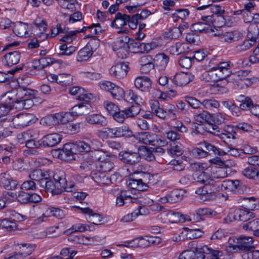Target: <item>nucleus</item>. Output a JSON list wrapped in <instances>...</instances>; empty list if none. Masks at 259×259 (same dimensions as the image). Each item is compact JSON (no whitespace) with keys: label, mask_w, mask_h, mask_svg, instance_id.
<instances>
[{"label":"nucleus","mask_w":259,"mask_h":259,"mask_svg":"<svg viewBox=\"0 0 259 259\" xmlns=\"http://www.w3.org/2000/svg\"><path fill=\"white\" fill-rule=\"evenodd\" d=\"M215 58H207L208 65L204 69H208L203 72L201 76V80L205 82H214L219 80L225 79L231 73L233 66L230 61L215 62Z\"/></svg>","instance_id":"nucleus-1"},{"label":"nucleus","mask_w":259,"mask_h":259,"mask_svg":"<svg viewBox=\"0 0 259 259\" xmlns=\"http://www.w3.org/2000/svg\"><path fill=\"white\" fill-rule=\"evenodd\" d=\"M194 179L197 183L202 184L203 186L198 188L195 191V193L200 195L210 194L214 195V194L219 190L217 184L213 183L211 179L209 169L206 171L197 172L194 175Z\"/></svg>","instance_id":"nucleus-2"},{"label":"nucleus","mask_w":259,"mask_h":259,"mask_svg":"<svg viewBox=\"0 0 259 259\" xmlns=\"http://www.w3.org/2000/svg\"><path fill=\"white\" fill-rule=\"evenodd\" d=\"M53 178L54 181L53 190L51 193L52 195L61 194L63 191L72 192L74 185L72 183L67 184L65 172L61 170H56Z\"/></svg>","instance_id":"nucleus-3"},{"label":"nucleus","mask_w":259,"mask_h":259,"mask_svg":"<svg viewBox=\"0 0 259 259\" xmlns=\"http://www.w3.org/2000/svg\"><path fill=\"white\" fill-rule=\"evenodd\" d=\"M29 178L34 182H37L39 186L44 188L46 192L51 193L53 190L54 182L47 172L41 169L37 168L32 170L29 174Z\"/></svg>","instance_id":"nucleus-4"},{"label":"nucleus","mask_w":259,"mask_h":259,"mask_svg":"<svg viewBox=\"0 0 259 259\" xmlns=\"http://www.w3.org/2000/svg\"><path fill=\"white\" fill-rule=\"evenodd\" d=\"M36 91L24 86L19 85L18 88L11 90L4 95V99H9L12 103H18L26 98H33Z\"/></svg>","instance_id":"nucleus-5"},{"label":"nucleus","mask_w":259,"mask_h":259,"mask_svg":"<svg viewBox=\"0 0 259 259\" xmlns=\"http://www.w3.org/2000/svg\"><path fill=\"white\" fill-rule=\"evenodd\" d=\"M92 98V94L78 96L77 99L84 102L75 105L71 109L70 112H66V113H70L69 116H81L89 113L92 109L89 101Z\"/></svg>","instance_id":"nucleus-6"},{"label":"nucleus","mask_w":259,"mask_h":259,"mask_svg":"<svg viewBox=\"0 0 259 259\" xmlns=\"http://www.w3.org/2000/svg\"><path fill=\"white\" fill-rule=\"evenodd\" d=\"M147 172L135 170L126 181V185L130 188L138 191L146 190L148 187L145 185Z\"/></svg>","instance_id":"nucleus-7"},{"label":"nucleus","mask_w":259,"mask_h":259,"mask_svg":"<svg viewBox=\"0 0 259 259\" xmlns=\"http://www.w3.org/2000/svg\"><path fill=\"white\" fill-rule=\"evenodd\" d=\"M73 149L76 153H88L91 151L92 148L94 149L99 148L101 143L96 139L85 138L84 140H79L73 143Z\"/></svg>","instance_id":"nucleus-8"},{"label":"nucleus","mask_w":259,"mask_h":259,"mask_svg":"<svg viewBox=\"0 0 259 259\" xmlns=\"http://www.w3.org/2000/svg\"><path fill=\"white\" fill-rule=\"evenodd\" d=\"M236 135V131L234 127L229 125H225L223 128H220L219 131L214 132V136L219 137L227 147H232V144L235 143Z\"/></svg>","instance_id":"nucleus-9"},{"label":"nucleus","mask_w":259,"mask_h":259,"mask_svg":"<svg viewBox=\"0 0 259 259\" xmlns=\"http://www.w3.org/2000/svg\"><path fill=\"white\" fill-rule=\"evenodd\" d=\"M254 218V213L245 209L237 208L229 212L227 216L224 219L225 223L232 222L234 221L248 222Z\"/></svg>","instance_id":"nucleus-10"},{"label":"nucleus","mask_w":259,"mask_h":259,"mask_svg":"<svg viewBox=\"0 0 259 259\" xmlns=\"http://www.w3.org/2000/svg\"><path fill=\"white\" fill-rule=\"evenodd\" d=\"M70 113H58L50 114L42 118L40 123L44 126L56 125L59 124H65L69 122Z\"/></svg>","instance_id":"nucleus-11"},{"label":"nucleus","mask_w":259,"mask_h":259,"mask_svg":"<svg viewBox=\"0 0 259 259\" xmlns=\"http://www.w3.org/2000/svg\"><path fill=\"white\" fill-rule=\"evenodd\" d=\"M92 153L98 160V167L100 171L106 172L110 171L113 168L114 163L110 156L99 150Z\"/></svg>","instance_id":"nucleus-12"},{"label":"nucleus","mask_w":259,"mask_h":259,"mask_svg":"<svg viewBox=\"0 0 259 259\" xmlns=\"http://www.w3.org/2000/svg\"><path fill=\"white\" fill-rule=\"evenodd\" d=\"M35 121L34 115L29 113H20L13 116L12 119L13 126L19 129L29 126Z\"/></svg>","instance_id":"nucleus-13"},{"label":"nucleus","mask_w":259,"mask_h":259,"mask_svg":"<svg viewBox=\"0 0 259 259\" xmlns=\"http://www.w3.org/2000/svg\"><path fill=\"white\" fill-rule=\"evenodd\" d=\"M219 190L217 191H225L233 192L236 194H241L245 190V187L239 180H225L224 181L221 185H217Z\"/></svg>","instance_id":"nucleus-14"},{"label":"nucleus","mask_w":259,"mask_h":259,"mask_svg":"<svg viewBox=\"0 0 259 259\" xmlns=\"http://www.w3.org/2000/svg\"><path fill=\"white\" fill-rule=\"evenodd\" d=\"M252 26L249 27L248 30L247 37L249 39L244 40L241 44L238 45L235 47V51L238 53H242L245 52L253 46H254L256 42V39L258 37V29H257V31L252 33L251 32Z\"/></svg>","instance_id":"nucleus-15"},{"label":"nucleus","mask_w":259,"mask_h":259,"mask_svg":"<svg viewBox=\"0 0 259 259\" xmlns=\"http://www.w3.org/2000/svg\"><path fill=\"white\" fill-rule=\"evenodd\" d=\"M130 37L127 36L118 38L114 42V50L119 58H124L127 57L129 51Z\"/></svg>","instance_id":"nucleus-16"},{"label":"nucleus","mask_w":259,"mask_h":259,"mask_svg":"<svg viewBox=\"0 0 259 259\" xmlns=\"http://www.w3.org/2000/svg\"><path fill=\"white\" fill-rule=\"evenodd\" d=\"M130 20V15L118 12L116 14L114 19L112 21L111 26L116 28H121L118 31V33H128V30L127 28H122V27L126 25L127 21Z\"/></svg>","instance_id":"nucleus-17"},{"label":"nucleus","mask_w":259,"mask_h":259,"mask_svg":"<svg viewBox=\"0 0 259 259\" xmlns=\"http://www.w3.org/2000/svg\"><path fill=\"white\" fill-rule=\"evenodd\" d=\"M0 185L5 189L13 190L17 188L18 183L6 171L0 174Z\"/></svg>","instance_id":"nucleus-18"},{"label":"nucleus","mask_w":259,"mask_h":259,"mask_svg":"<svg viewBox=\"0 0 259 259\" xmlns=\"http://www.w3.org/2000/svg\"><path fill=\"white\" fill-rule=\"evenodd\" d=\"M128 69V63L120 62L113 66L110 69L109 72L112 76L117 78H121L126 76Z\"/></svg>","instance_id":"nucleus-19"},{"label":"nucleus","mask_w":259,"mask_h":259,"mask_svg":"<svg viewBox=\"0 0 259 259\" xmlns=\"http://www.w3.org/2000/svg\"><path fill=\"white\" fill-rule=\"evenodd\" d=\"M157 136V135L153 133L142 132L136 134L134 138L143 144L155 146Z\"/></svg>","instance_id":"nucleus-20"},{"label":"nucleus","mask_w":259,"mask_h":259,"mask_svg":"<svg viewBox=\"0 0 259 259\" xmlns=\"http://www.w3.org/2000/svg\"><path fill=\"white\" fill-rule=\"evenodd\" d=\"M45 210V212H44L42 215L38 218V221L39 222H44L45 221L44 218L51 216L58 219H62L65 215L63 210L57 207L46 206Z\"/></svg>","instance_id":"nucleus-21"},{"label":"nucleus","mask_w":259,"mask_h":259,"mask_svg":"<svg viewBox=\"0 0 259 259\" xmlns=\"http://www.w3.org/2000/svg\"><path fill=\"white\" fill-rule=\"evenodd\" d=\"M254 240L251 237L241 236L237 239L236 247L244 252H247L255 248Z\"/></svg>","instance_id":"nucleus-22"},{"label":"nucleus","mask_w":259,"mask_h":259,"mask_svg":"<svg viewBox=\"0 0 259 259\" xmlns=\"http://www.w3.org/2000/svg\"><path fill=\"white\" fill-rule=\"evenodd\" d=\"M119 156L123 163L130 165L135 164L139 162L141 159L140 155L138 152L132 151L121 152Z\"/></svg>","instance_id":"nucleus-23"},{"label":"nucleus","mask_w":259,"mask_h":259,"mask_svg":"<svg viewBox=\"0 0 259 259\" xmlns=\"http://www.w3.org/2000/svg\"><path fill=\"white\" fill-rule=\"evenodd\" d=\"M209 171L211 179L215 184L217 180L226 178L228 172H230V169L229 167L214 166L209 169Z\"/></svg>","instance_id":"nucleus-24"},{"label":"nucleus","mask_w":259,"mask_h":259,"mask_svg":"<svg viewBox=\"0 0 259 259\" xmlns=\"http://www.w3.org/2000/svg\"><path fill=\"white\" fill-rule=\"evenodd\" d=\"M105 172L96 173L93 176L95 182L98 184L99 185H108L110 184H113L116 182L117 179V175H112L109 177L106 176Z\"/></svg>","instance_id":"nucleus-25"},{"label":"nucleus","mask_w":259,"mask_h":259,"mask_svg":"<svg viewBox=\"0 0 259 259\" xmlns=\"http://www.w3.org/2000/svg\"><path fill=\"white\" fill-rule=\"evenodd\" d=\"M134 84L137 89L142 92H146L151 89L152 82L148 77L142 76L136 78Z\"/></svg>","instance_id":"nucleus-26"},{"label":"nucleus","mask_w":259,"mask_h":259,"mask_svg":"<svg viewBox=\"0 0 259 259\" xmlns=\"http://www.w3.org/2000/svg\"><path fill=\"white\" fill-rule=\"evenodd\" d=\"M62 139V136L59 134H48L41 139V144H42L44 147H54L59 144Z\"/></svg>","instance_id":"nucleus-27"},{"label":"nucleus","mask_w":259,"mask_h":259,"mask_svg":"<svg viewBox=\"0 0 259 259\" xmlns=\"http://www.w3.org/2000/svg\"><path fill=\"white\" fill-rule=\"evenodd\" d=\"M171 80L173 83L174 88L184 86L190 82V75L183 72H179L176 74Z\"/></svg>","instance_id":"nucleus-28"},{"label":"nucleus","mask_w":259,"mask_h":259,"mask_svg":"<svg viewBox=\"0 0 259 259\" xmlns=\"http://www.w3.org/2000/svg\"><path fill=\"white\" fill-rule=\"evenodd\" d=\"M217 214V211L209 208H200L195 210V212L191 215V218L196 222L204 220V216H214Z\"/></svg>","instance_id":"nucleus-29"},{"label":"nucleus","mask_w":259,"mask_h":259,"mask_svg":"<svg viewBox=\"0 0 259 259\" xmlns=\"http://www.w3.org/2000/svg\"><path fill=\"white\" fill-rule=\"evenodd\" d=\"M20 53L14 51L6 54L3 58V64L6 66H12L17 64L20 61Z\"/></svg>","instance_id":"nucleus-30"},{"label":"nucleus","mask_w":259,"mask_h":259,"mask_svg":"<svg viewBox=\"0 0 259 259\" xmlns=\"http://www.w3.org/2000/svg\"><path fill=\"white\" fill-rule=\"evenodd\" d=\"M236 100L237 102L239 103V106H238L239 113L241 110H249L251 107H252L254 104L250 97L243 95L237 96Z\"/></svg>","instance_id":"nucleus-31"},{"label":"nucleus","mask_w":259,"mask_h":259,"mask_svg":"<svg viewBox=\"0 0 259 259\" xmlns=\"http://www.w3.org/2000/svg\"><path fill=\"white\" fill-rule=\"evenodd\" d=\"M167 50L171 55H179L189 52V48L187 43L178 42L170 46Z\"/></svg>","instance_id":"nucleus-32"},{"label":"nucleus","mask_w":259,"mask_h":259,"mask_svg":"<svg viewBox=\"0 0 259 259\" xmlns=\"http://www.w3.org/2000/svg\"><path fill=\"white\" fill-rule=\"evenodd\" d=\"M76 207L80 209L82 213L89 214V217L87 219L89 222L96 225H99L101 224V222L102 221V218L100 214L94 212L89 207L80 208L78 206H77Z\"/></svg>","instance_id":"nucleus-33"},{"label":"nucleus","mask_w":259,"mask_h":259,"mask_svg":"<svg viewBox=\"0 0 259 259\" xmlns=\"http://www.w3.org/2000/svg\"><path fill=\"white\" fill-rule=\"evenodd\" d=\"M239 34L237 31H219L217 33L214 34L215 36H218L219 37V39L221 41L225 42L228 43H231L235 40V38L238 39V35Z\"/></svg>","instance_id":"nucleus-34"},{"label":"nucleus","mask_w":259,"mask_h":259,"mask_svg":"<svg viewBox=\"0 0 259 259\" xmlns=\"http://www.w3.org/2000/svg\"><path fill=\"white\" fill-rule=\"evenodd\" d=\"M85 121L90 124L103 126L106 124V118L100 114H92L85 117Z\"/></svg>","instance_id":"nucleus-35"},{"label":"nucleus","mask_w":259,"mask_h":259,"mask_svg":"<svg viewBox=\"0 0 259 259\" xmlns=\"http://www.w3.org/2000/svg\"><path fill=\"white\" fill-rule=\"evenodd\" d=\"M199 145L200 148L205 150L207 156H216L222 155L220 149L211 143L204 141L200 143Z\"/></svg>","instance_id":"nucleus-36"},{"label":"nucleus","mask_w":259,"mask_h":259,"mask_svg":"<svg viewBox=\"0 0 259 259\" xmlns=\"http://www.w3.org/2000/svg\"><path fill=\"white\" fill-rule=\"evenodd\" d=\"M169 57L164 53H159L154 58V64L159 70H164L169 62Z\"/></svg>","instance_id":"nucleus-37"},{"label":"nucleus","mask_w":259,"mask_h":259,"mask_svg":"<svg viewBox=\"0 0 259 259\" xmlns=\"http://www.w3.org/2000/svg\"><path fill=\"white\" fill-rule=\"evenodd\" d=\"M28 24L20 21L15 23L13 31L17 36L22 37L28 36Z\"/></svg>","instance_id":"nucleus-38"},{"label":"nucleus","mask_w":259,"mask_h":259,"mask_svg":"<svg viewBox=\"0 0 259 259\" xmlns=\"http://www.w3.org/2000/svg\"><path fill=\"white\" fill-rule=\"evenodd\" d=\"M73 146H74L73 143H68L64 145L62 155H64L67 160H71L75 158L74 155L77 153L73 149Z\"/></svg>","instance_id":"nucleus-39"},{"label":"nucleus","mask_w":259,"mask_h":259,"mask_svg":"<svg viewBox=\"0 0 259 259\" xmlns=\"http://www.w3.org/2000/svg\"><path fill=\"white\" fill-rule=\"evenodd\" d=\"M193 31L196 33H207L210 31H214L211 26H209L208 23H205L202 22L195 23L192 25Z\"/></svg>","instance_id":"nucleus-40"},{"label":"nucleus","mask_w":259,"mask_h":259,"mask_svg":"<svg viewBox=\"0 0 259 259\" xmlns=\"http://www.w3.org/2000/svg\"><path fill=\"white\" fill-rule=\"evenodd\" d=\"M183 30L184 28L182 26L170 28L165 32L164 36L168 39H176L182 35Z\"/></svg>","instance_id":"nucleus-41"},{"label":"nucleus","mask_w":259,"mask_h":259,"mask_svg":"<svg viewBox=\"0 0 259 259\" xmlns=\"http://www.w3.org/2000/svg\"><path fill=\"white\" fill-rule=\"evenodd\" d=\"M201 103L204 108L208 110L218 109L220 106L219 101L212 98L205 99Z\"/></svg>","instance_id":"nucleus-42"},{"label":"nucleus","mask_w":259,"mask_h":259,"mask_svg":"<svg viewBox=\"0 0 259 259\" xmlns=\"http://www.w3.org/2000/svg\"><path fill=\"white\" fill-rule=\"evenodd\" d=\"M185 192L183 189H174L169 192L170 203H176L183 199Z\"/></svg>","instance_id":"nucleus-43"},{"label":"nucleus","mask_w":259,"mask_h":259,"mask_svg":"<svg viewBox=\"0 0 259 259\" xmlns=\"http://www.w3.org/2000/svg\"><path fill=\"white\" fill-rule=\"evenodd\" d=\"M93 54V52L91 49L85 46L78 52L76 60L78 62L87 61L92 56Z\"/></svg>","instance_id":"nucleus-44"},{"label":"nucleus","mask_w":259,"mask_h":259,"mask_svg":"<svg viewBox=\"0 0 259 259\" xmlns=\"http://www.w3.org/2000/svg\"><path fill=\"white\" fill-rule=\"evenodd\" d=\"M116 132L117 138H130L132 137H134V136H135V135L133 134V133L130 128L125 125L116 127Z\"/></svg>","instance_id":"nucleus-45"},{"label":"nucleus","mask_w":259,"mask_h":259,"mask_svg":"<svg viewBox=\"0 0 259 259\" xmlns=\"http://www.w3.org/2000/svg\"><path fill=\"white\" fill-rule=\"evenodd\" d=\"M4 95L1 98L0 103V116H3L8 113L12 109V102L9 99H4Z\"/></svg>","instance_id":"nucleus-46"},{"label":"nucleus","mask_w":259,"mask_h":259,"mask_svg":"<svg viewBox=\"0 0 259 259\" xmlns=\"http://www.w3.org/2000/svg\"><path fill=\"white\" fill-rule=\"evenodd\" d=\"M222 106L228 110L233 115L238 116L239 115V108L234 102L230 100L222 101Z\"/></svg>","instance_id":"nucleus-47"},{"label":"nucleus","mask_w":259,"mask_h":259,"mask_svg":"<svg viewBox=\"0 0 259 259\" xmlns=\"http://www.w3.org/2000/svg\"><path fill=\"white\" fill-rule=\"evenodd\" d=\"M20 248V252L26 257L34 250L36 245L34 244L31 243H21L18 244Z\"/></svg>","instance_id":"nucleus-48"},{"label":"nucleus","mask_w":259,"mask_h":259,"mask_svg":"<svg viewBox=\"0 0 259 259\" xmlns=\"http://www.w3.org/2000/svg\"><path fill=\"white\" fill-rule=\"evenodd\" d=\"M194 250L195 254L194 259H205L209 248L206 245L200 246L196 247Z\"/></svg>","instance_id":"nucleus-49"},{"label":"nucleus","mask_w":259,"mask_h":259,"mask_svg":"<svg viewBox=\"0 0 259 259\" xmlns=\"http://www.w3.org/2000/svg\"><path fill=\"white\" fill-rule=\"evenodd\" d=\"M242 174L246 178L255 179L259 176V170L251 165L246 167L243 171Z\"/></svg>","instance_id":"nucleus-50"},{"label":"nucleus","mask_w":259,"mask_h":259,"mask_svg":"<svg viewBox=\"0 0 259 259\" xmlns=\"http://www.w3.org/2000/svg\"><path fill=\"white\" fill-rule=\"evenodd\" d=\"M68 240L74 243L80 244H88L89 241L88 237L82 234L71 235L68 236Z\"/></svg>","instance_id":"nucleus-51"},{"label":"nucleus","mask_w":259,"mask_h":259,"mask_svg":"<svg viewBox=\"0 0 259 259\" xmlns=\"http://www.w3.org/2000/svg\"><path fill=\"white\" fill-rule=\"evenodd\" d=\"M140 111L141 108L139 104H134L124 109L127 118L136 116L139 113Z\"/></svg>","instance_id":"nucleus-52"},{"label":"nucleus","mask_w":259,"mask_h":259,"mask_svg":"<svg viewBox=\"0 0 259 259\" xmlns=\"http://www.w3.org/2000/svg\"><path fill=\"white\" fill-rule=\"evenodd\" d=\"M194 116L195 120L200 123L210 122L211 114L206 111H203L202 112L196 114Z\"/></svg>","instance_id":"nucleus-53"},{"label":"nucleus","mask_w":259,"mask_h":259,"mask_svg":"<svg viewBox=\"0 0 259 259\" xmlns=\"http://www.w3.org/2000/svg\"><path fill=\"white\" fill-rule=\"evenodd\" d=\"M142 43L139 41H135L134 40H129V51L128 52L133 53H143L142 48Z\"/></svg>","instance_id":"nucleus-54"},{"label":"nucleus","mask_w":259,"mask_h":259,"mask_svg":"<svg viewBox=\"0 0 259 259\" xmlns=\"http://www.w3.org/2000/svg\"><path fill=\"white\" fill-rule=\"evenodd\" d=\"M226 116L221 113L211 114L210 122H213L214 124L220 125L226 122Z\"/></svg>","instance_id":"nucleus-55"},{"label":"nucleus","mask_w":259,"mask_h":259,"mask_svg":"<svg viewBox=\"0 0 259 259\" xmlns=\"http://www.w3.org/2000/svg\"><path fill=\"white\" fill-rule=\"evenodd\" d=\"M110 93L115 99L120 100L124 98V91L123 89L115 84Z\"/></svg>","instance_id":"nucleus-56"},{"label":"nucleus","mask_w":259,"mask_h":259,"mask_svg":"<svg viewBox=\"0 0 259 259\" xmlns=\"http://www.w3.org/2000/svg\"><path fill=\"white\" fill-rule=\"evenodd\" d=\"M167 153L171 156H180L183 153V149L181 145L174 143V145L171 144L170 147L167 149Z\"/></svg>","instance_id":"nucleus-57"},{"label":"nucleus","mask_w":259,"mask_h":259,"mask_svg":"<svg viewBox=\"0 0 259 259\" xmlns=\"http://www.w3.org/2000/svg\"><path fill=\"white\" fill-rule=\"evenodd\" d=\"M185 102L193 109H198L202 105L201 102L196 98L191 96H185L183 98Z\"/></svg>","instance_id":"nucleus-58"},{"label":"nucleus","mask_w":259,"mask_h":259,"mask_svg":"<svg viewBox=\"0 0 259 259\" xmlns=\"http://www.w3.org/2000/svg\"><path fill=\"white\" fill-rule=\"evenodd\" d=\"M65 35L60 39V41L64 42L66 44H69L74 40L76 36V34L79 33L78 30L66 31L64 30Z\"/></svg>","instance_id":"nucleus-59"},{"label":"nucleus","mask_w":259,"mask_h":259,"mask_svg":"<svg viewBox=\"0 0 259 259\" xmlns=\"http://www.w3.org/2000/svg\"><path fill=\"white\" fill-rule=\"evenodd\" d=\"M0 226L9 231L14 230L17 229V225L11 219H5L1 221Z\"/></svg>","instance_id":"nucleus-60"},{"label":"nucleus","mask_w":259,"mask_h":259,"mask_svg":"<svg viewBox=\"0 0 259 259\" xmlns=\"http://www.w3.org/2000/svg\"><path fill=\"white\" fill-rule=\"evenodd\" d=\"M32 98H33L27 97L21 100L20 101H18V103L17 104V106L16 108L25 109L30 108L34 104Z\"/></svg>","instance_id":"nucleus-61"},{"label":"nucleus","mask_w":259,"mask_h":259,"mask_svg":"<svg viewBox=\"0 0 259 259\" xmlns=\"http://www.w3.org/2000/svg\"><path fill=\"white\" fill-rule=\"evenodd\" d=\"M124 100L131 102H135V104H139L142 103V98L138 96L133 90H129L126 96H124Z\"/></svg>","instance_id":"nucleus-62"},{"label":"nucleus","mask_w":259,"mask_h":259,"mask_svg":"<svg viewBox=\"0 0 259 259\" xmlns=\"http://www.w3.org/2000/svg\"><path fill=\"white\" fill-rule=\"evenodd\" d=\"M58 78V83L61 85L67 86L72 82V76L69 74H59Z\"/></svg>","instance_id":"nucleus-63"},{"label":"nucleus","mask_w":259,"mask_h":259,"mask_svg":"<svg viewBox=\"0 0 259 259\" xmlns=\"http://www.w3.org/2000/svg\"><path fill=\"white\" fill-rule=\"evenodd\" d=\"M259 228V219H255L249 220L243 226V228L245 230L253 231Z\"/></svg>","instance_id":"nucleus-64"}]
</instances>
